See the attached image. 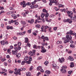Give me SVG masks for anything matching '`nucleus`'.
I'll return each instance as SVG.
<instances>
[{
    "instance_id": "nucleus-1",
    "label": "nucleus",
    "mask_w": 76,
    "mask_h": 76,
    "mask_svg": "<svg viewBox=\"0 0 76 76\" xmlns=\"http://www.w3.org/2000/svg\"><path fill=\"white\" fill-rule=\"evenodd\" d=\"M66 38L64 37L62 38V40H64V39H65L64 40V43L66 44L67 42H69L70 40H71L72 39V37L71 35H68L67 34L66 37Z\"/></svg>"
},
{
    "instance_id": "nucleus-2",
    "label": "nucleus",
    "mask_w": 76,
    "mask_h": 76,
    "mask_svg": "<svg viewBox=\"0 0 76 76\" xmlns=\"http://www.w3.org/2000/svg\"><path fill=\"white\" fill-rule=\"evenodd\" d=\"M14 49L15 50H12V54L14 55H16L18 53V50L19 51L21 49V47H19L18 48L15 47L14 48Z\"/></svg>"
},
{
    "instance_id": "nucleus-3",
    "label": "nucleus",
    "mask_w": 76,
    "mask_h": 76,
    "mask_svg": "<svg viewBox=\"0 0 76 76\" xmlns=\"http://www.w3.org/2000/svg\"><path fill=\"white\" fill-rule=\"evenodd\" d=\"M50 1V3H49V4L50 6H52V3H55V4H57L58 1L57 0H49Z\"/></svg>"
},
{
    "instance_id": "nucleus-4",
    "label": "nucleus",
    "mask_w": 76,
    "mask_h": 76,
    "mask_svg": "<svg viewBox=\"0 0 76 76\" xmlns=\"http://www.w3.org/2000/svg\"><path fill=\"white\" fill-rule=\"evenodd\" d=\"M66 13L68 15V16L69 17H72L73 16V12L67 10L66 11Z\"/></svg>"
},
{
    "instance_id": "nucleus-5",
    "label": "nucleus",
    "mask_w": 76,
    "mask_h": 76,
    "mask_svg": "<svg viewBox=\"0 0 76 76\" xmlns=\"http://www.w3.org/2000/svg\"><path fill=\"white\" fill-rule=\"evenodd\" d=\"M73 31L71 30L69 31V32L68 31L66 33V34H69V35H76V34L75 33H73Z\"/></svg>"
},
{
    "instance_id": "nucleus-6",
    "label": "nucleus",
    "mask_w": 76,
    "mask_h": 76,
    "mask_svg": "<svg viewBox=\"0 0 76 76\" xmlns=\"http://www.w3.org/2000/svg\"><path fill=\"white\" fill-rule=\"evenodd\" d=\"M20 22L21 24H22V25H23L22 26L23 28H25L26 27V23L25 21L21 20L20 21Z\"/></svg>"
},
{
    "instance_id": "nucleus-7",
    "label": "nucleus",
    "mask_w": 76,
    "mask_h": 76,
    "mask_svg": "<svg viewBox=\"0 0 76 76\" xmlns=\"http://www.w3.org/2000/svg\"><path fill=\"white\" fill-rule=\"evenodd\" d=\"M31 61H32V57L31 56H30L29 58L28 61H26V63L27 64H29L31 63Z\"/></svg>"
},
{
    "instance_id": "nucleus-8",
    "label": "nucleus",
    "mask_w": 76,
    "mask_h": 76,
    "mask_svg": "<svg viewBox=\"0 0 76 76\" xmlns=\"http://www.w3.org/2000/svg\"><path fill=\"white\" fill-rule=\"evenodd\" d=\"M59 60L60 63H62L64 62V59L63 58H62L61 59L59 58Z\"/></svg>"
},
{
    "instance_id": "nucleus-9",
    "label": "nucleus",
    "mask_w": 76,
    "mask_h": 76,
    "mask_svg": "<svg viewBox=\"0 0 76 76\" xmlns=\"http://www.w3.org/2000/svg\"><path fill=\"white\" fill-rule=\"evenodd\" d=\"M28 55L30 56H34L35 55V54L33 52L30 51L28 53Z\"/></svg>"
},
{
    "instance_id": "nucleus-10",
    "label": "nucleus",
    "mask_w": 76,
    "mask_h": 76,
    "mask_svg": "<svg viewBox=\"0 0 76 76\" xmlns=\"http://www.w3.org/2000/svg\"><path fill=\"white\" fill-rule=\"evenodd\" d=\"M44 16H45V14L42 13L41 14V17L42 18V20H44Z\"/></svg>"
},
{
    "instance_id": "nucleus-11",
    "label": "nucleus",
    "mask_w": 76,
    "mask_h": 76,
    "mask_svg": "<svg viewBox=\"0 0 76 76\" xmlns=\"http://www.w3.org/2000/svg\"><path fill=\"white\" fill-rule=\"evenodd\" d=\"M34 20L33 19H31V20L30 21L29 20H28V23H31V24H32L33 23H34Z\"/></svg>"
},
{
    "instance_id": "nucleus-12",
    "label": "nucleus",
    "mask_w": 76,
    "mask_h": 76,
    "mask_svg": "<svg viewBox=\"0 0 76 76\" xmlns=\"http://www.w3.org/2000/svg\"><path fill=\"white\" fill-rule=\"evenodd\" d=\"M7 29L8 30V29H13V27H12V26H8L6 27Z\"/></svg>"
},
{
    "instance_id": "nucleus-13",
    "label": "nucleus",
    "mask_w": 76,
    "mask_h": 76,
    "mask_svg": "<svg viewBox=\"0 0 76 76\" xmlns=\"http://www.w3.org/2000/svg\"><path fill=\"white\" fill-rule=\"evenodd\" d=\"M14 13V11H9L7 13V14L8 15H12V14H13Z\"/></svg>"
},
{
    "instance_id": "nucleus-14",
    "label": "nucleus",
    "mask_w": 76,
    "mask_h": 76,
    "mask_svg": "<svg viewBox=\"0 0 76 76\" xmlns=\"http://www.w3.org/2000/svg\"><path fill=\"white\" fill-rule=\"evenodd\" d=\"M20 56H21V54L19 53L16 55V57H17V58H19L20 57Z\"/></svg>"
},
{
    "instance_id": "nucleus-15",
    "label": "nucleus",
    "mask_w": 76,
    "mask_h": 76,
    "mask_svg": "<svg viewBox=\"0 0 76 76\" xmlns=\"http://www.w3.org/2000/svg\"><path fill=\"white\" fill-rule=\"evenodd\" d=\"M74 63H73V62H71L70 63V67L71 68H72L73 67H74Z\"/></svg>"
},
{
    "instance_id": "nucleus-16",
    "label": "nucleus",
    "mask_w": 76,
    "mask_h": 76,
    "mask_svg": "<svg viewBox=\"0 0 76 76\" xmlns=\"http://www.w3.org/2000/svg\"><path fill=\"white\" fill-rule=\"evenodd\" d=\"M58 7L59 8L60 7H62L63 8H64V5L62 4H60L58 6Z\"/></svg>"
},
{
    "instance_id": "nucleus-17",
    "label": "nucleus",
    "mask_w": 76,
    "mask_h": 76,
    "mask_svg": "<svg viewBox=\"0 0 76 76\" xmlns=\"http://www.w3.org/2000/svg\"><path fill=\"white\" fill-rule=\"evenodd\" d=\"M50 73H51V72L50 71L47 70L45 71V73L47 75H50Z\"/></svg>"
},
{
    "instance_id": "nucleus-18",
    "label": "nucleus",
    "mask_w": 76,
    "mask_h": 76,
    "mask_svg": "<svg viewBox=\"0 0 76 76\" xmlns=\"http://www.w3.org/2000/svg\"><path fill=\"white\" fill-rule=\"evenodd\" d=\"M69 59L71 61H73V58L72 56H69Z\"/></svg>"
},
{
    "instance_id": "nucleus-19",
    "label": "nucleus",
    "mask_w": 76,
    "mask_h": 76,
    "mask_svg": "<svg viewBox=\"0 0 76 76\" xmlns=\"http://www.w3.org/2000/svg\"><path fill=\"white\" fill-rule=\"evenodd\" d=\"M51 29H52V28H51V27L49 26V27L48 28V29L49 31L50 32H53V31L51 30Z\"/></svg>"
},
{
    "instance_id": "nucleus-20",
    "label": "nucleus",
    "mask_w": 76,
    "mask_h": 76,
    "mask_svg": "<svg viewBox=\"0 0 76 76\" xmlns=\"http://www.w3.org/2000/svg\"><path fill=\"white\" fill-rule=\"evenodd\" d=\"M26 75L27 76H31V73L29 72H26Z\"/></svg>"
},
{
    "instance_id": "nucleus-21",
    "label": "nucleus",
    "mask_w": 76,
    "mask_h": 76,
    "mask_svg": "<svg viewBox=\"0 0 76 76\" xmlns=\"http://www.w3.org/2000/svg\"><path fill=\"white\" fill-rule=\"evenodd\" d=\"M0 42L2 45H4L5 44V42H4V41H1Z\"/></svg>"
},
{
    "instance_id": "nucleus-22",
    "label": "nucleus",
    "mask_w": 76,
    "mask_h": 76,
    "mask_svg": "<svg viewBox=\"0 0 76 76\" xmlns=\"http://www.w3.org/2000/svg\"><path fill=\"white\" fill-rule=\"evenodd\" d=\"M25 42L26 43H27V42H28V38L27 37H26L25 38Z\"/></svg>"
},
{
    "instance_id": "nucleus-23",
    "label": "nucleus",
    "mask_w": 76,
    "mask_h": 76,
    "mask_svg": "<svg viewBox=\"0 0 76 76\" xmlns=\"http://www.w3.org/2000/svg\"><path fill=\"white\" fill-rule=\"evenodd\" d=\"M28 58H29V57H28V56H26L24 58V60L25 61H26V60H28Z\"/></svg>"
},
{
    "instance_id": "nucleus-24",
    "label": "nucleus",
    "mask_w": 76,
    "mask_h": 76,
    "mask_svg": "<svg viewBox=\"0 0 76 76\" xmlns=\"http://www.w3.org/2000/svg\"><path fill=\"white\" fill-rule=\"evenodd\" d=\"M47 51V50L45 49H43L41 51V53H45Z\"/></svg>"
},
{
    "instance_id": "nucleus-25",
    "label": "nucleus",
    "mask_w": 76,
    "mask_h": 76,
    "mask_svg": "<svg viewBox=\"0 0 76 76\" xmlns=\"http://www.w3.org/2000/svg\"><path fill=\"white\" fill-rule=\"evenodd\" d=\"M49 27H50V26H45V29L44 30H45V31H46V30L47 29V28H48V29L49 28Z\"/></svg>"
},
{
    "instance_id": "nucleus-26",
    "label": "nucleus",
    "mask_w": 76,
    "mask_h": 76,
    "mask_svg": "<svg viewBox=\"0 0 76 76\" xmlns=\"http://www.w3.org/2000/svg\"><path fill=\"white\" fill-rule=\"evenodd\" d=\"M52 66H53V68H54V69H55V68H56V67L57 66V65H56V64H52Z\"/></svg>"
},
{
    "instance_id": "nucleus-27",
    "label": "nucleus",
    "mask_w": 76,
    "mask_h": 76,
    "mask_svg": "<svg viewBox=\"0 0 76 76\" xmlns=\"http://www.w3.org/2000/svg\"><path fill=\"white\" fill-rule=\"evenodd\" d=\"M56 43H57V44H61L62 43V41H58Z\"/></svg>"
},
{
    "instance_id": "nucleus-28",
    "label": "nucleus",
    "mask_w": 76,
    "mask_h": 76,
    "mask_svg": "<svg viewBox=\"0 0 76 76\" xmlns=\"http://www.w3.org/2000/svg\"><path fill=\"white\" fill-rule=\"evenodd\" d=\"M35 26H36V28H40V27H41V26H40V25H39V24L36 25Z\"/></svg>"
},
{
    "instance_id": "nucleus-29",
    "label": "nucleus",
    "mask_w": 76,
    "mask_h": 76,
    "mask_svg": "<svg viewBox=\"0 0 76 76\" xmlns=\"http://www.w3.org/2000/svg\"><path fill=\"white\" fill-rule=\"evenodd\" d=\"M44 64L45 65V66H47V64H48V61H46L45 62Z\"/></svg>"
},
{
    "instance_id": "nucleus-30",
    "label": "nucleus",
    "mask_w": 76,
    "mask_h": 76,
    "mask_svg": "<svg viewBox=\"0 0 76 76\" xmlns=\"http://www.w3.org/2000/svg\"><path fill=\"white\" fill-rule=\"evenodd\" d=\"M25 63H26V61L25 60H24V61H22L21 62L22 65H24Z\"/></svg>"
},
{
    "instance_id": "nucleus-31",
    "label": "nucleus",
    "mask_w": 76,
    "mask_h": 76,
    "mask_svg": "<svg viewBox=\"0 0 76 76\" xmlns=\"http://www.w3.org/2000/svg\"><path fill=\"white\" fill-rule=\"evenodd\" d=\"M41 66H38L37 68V70H39L40 69H41Z\"/></svg>"
},
{
    "instance_id": "nucleus-32",
    "label": "nucleus",
    "mask_w": 76,
    "mask_h": 76,
    "mask_svg": "<svg viewBox=\"0 0 76 76\" xmlns=\"http://www.w3.org/2000/svg\"><path fill=\"white\" fill-rule=\"evenodd\" d=\"M25 4V1H23V2H21L20 3L21 5H23Z\"/></svg>"
},
{
    "instance_id": "nucleus-33",
    "label": "nucleus",
    "mask_w": 76,
    "mask_h": 76,
    "mask_svg": "<svg viewBox=\"0 0 76 76\" xmlns=\"http://www.w3.org/2000/svg\"><path fill=\"white\" fill-rule=\"evenodd\" d=\"M42 12H45V13H47V10H46L45 9H43Z\"/></svg>"
},
{
    "instance_id": "nucleus-34",
    "label": "nucleus",
    "mask_w": 76,
    "mask_h": 76,
    "mask_svg": "<svg viewBox=\"0 0 76 76\" xmlns=\"http://www.w3.org/2000/svg\"><path fill=\"white\" fill-rule=\"evenodd\" d=\"M49 16V14L47 12L45 15V18H48Z\"/></svg>"
},
{
    "instance_id": "nucleus-35",
    "label": "nucleus",
    "mask_w": 76,
    "mask_h": 76,
    "mask_svg": "<svg viewBox=\"0 0 76 76\" xmlns=\"http://www.w3.org/2000/svg\"><path fill=\"white\" fill-rule=\"evenodd\" d=\"M26 45L27 46H28V47H31V44H30V43H27V45Z\"/></svg>"
},
{
    "instance_id": "nucleus-36",
    "label": "nucleus",
    "mask_w": 76,
    "mask_h": 76,
    "mask_svg": "<svg viewBox=\"0 0 76 76\" xmlns=\"http://www.w3.org/2000/svg\"><path fill=\"white\" fill-rule=\"evenodd\" d=\"M70 47H72V48H74V47H75V46L74 45L72 44L70 45Z\"/></svg>"
},
{
    "instance_id": "nucleus-37",
    "label": "nucleus",
    "mask_w": 76,
    "mask_h": 76,
    "mask_svg": "<svg viewBox=\"0 0 76 76\" xmlns=\"http://www.w3.org/2000/svg\"><path fill=\"white\" fill-rule=\"evenodd\" d=\"M72 72L73 71H68V74H69V75H71V74L72 73Z\"/></svg>"
},
{
    "instance_id": "nucleus-38",
    "label": "nucleus",
    "mask_w": 76,
    "mask_h": 76,
    "mask_svg": "<svg viewBox=\"0 0 76 76\" xmlns=\"http://www.w3.org/2000/svg\"><path fill=\"white\" fill-rule=\"evenodd\" d=\"M10 10H14V11H15V9L13 8L12 7H10Z\"/></svg>"
},
{
    "instance_id": "nucleus-39",
    "label": "nucleus",
    "mask_w": 76,
    "mask_h": 76,
    "mask_svg": "<svg viewBox=\"0 0 76 76\" xmlns=\"http://www.w3.org/2000/svg\"><path fill=\"white\" fill-rule=\"evenodd\" d=\"M30 7L31 9H34L35 8L34 7V5H31V6H30Z\"/></svg>"
},
{
    "instance_id": "nucleus-40",
    "label": "nucleus",
    "mask_w": 76,
    "mask_h": 76,
    "mask_svg": "<svg viewBox=\"0 0 76 76\" xmlns=\"http://www.w3.org/2000/svg\"><path fill=\"white\" fill-rule=\"evenodd\" d=\"M36 2H37V1H33L32 2H31V4L32 5H34V4H35L36 3Z\"/></svg>"
},
{
    "instance_id": "nucleus-41",
    "label": "nucleus",
    "mask_w": 76,
    "mask_h": 76,
    "mask_svg": "<svg viewBox=\"0 0 76 76\" xmlns=\"http://www.w3.org/2000/svg\"><path fill=\"white\" fill-rule=\"evenodd\" d=\"M34 69V68L33 67V66H31L29 70H30V71H31V70H32V69Z\"/></svg>"
},
{
    "instance_id": "nucleus-42",
    "label": "nucleus",
    "mask_w": 76,
    "mask_h": 76,
    "mask_svg": "<svg viewBox=\"0 0 76 76\" xmlns=\"http://www.w3.org/2000/svg\"><path fill=\"white\" fill-rule=\"evenodd\" d=\"M18 47H16L18 48V47H20L21 45V43L20 42H19L18 43Z\"/></svg>"
},
{
    "instance_id": "nucleus-43",
    "label": "nucleus",
    "mask_w": 76,
    "mask_h": 76,
    "mask_svg": "<svg viewBox=\"0 0 76 76\" xmlns=\"http://www.w3.org/2000/svg\"><path fill=\"white\" fill-rule=\"evenodd\" d=\"M31 4L29 2L27 3L26 4V5H27V6H30V5H31Z\"/></svg>"
},
{
    "instance_id": "nucleus-44",
    "label": "nucleus",
    "mask_w": 76,
    "mask_h": 76,
    "mask_svg": "<svg viewBox=\"0 0 76 76\" xmlns=\"http://www.w3.org/2000/svg\"><path fill=\"white\" fill-rule=\"evenodd\" d=\"M31 30H32V29H30L29 30H28L27 31L28 33H29V34L31 33Z\"/></svg>"
},
{
    "instance_id": "nucleus-45",
    "label": "nucleus",
    "mask_w": 76,
    "mask_h": 76,
    "mask_svg": "<svg viewBox=\"0 0 76 76\" xmlns=\"http://www.w3.org/2000/svg\"><path fill=\"white\" fill-rule=\"evenodd\" d=\"M15 25H19V22H16L15 23Z\"/></svg>"
},
{
    "instance_id": "nucleus-46",
    "label": "nucleus",
    "mask_w": 76,
    "mask_h": 76,
    "mask_svg": "<svg viewBox=\"0 0 76 76\" xmlns=\"http://www.w3.org/2000/svg\"><path fill=\"white\" fill-rule=\"evenodd\" d=\"M45 37H44V36L43 35L41 37V38H42V39H45Z\"/></svg>"
},
{
    "instance_id": "nucleus-47",
    "label": "nucleus",
    "mask_w": 76,
    "mask_h": 76,
    "mask_svg": "<svg viewBox=\"0 0 76 76\" xmlns=\"http://www.w3.org/2000/svg\"><path fill=\"white\" fill-rule=\"evenodd\" d=\"M39 70L40 72H44V70H43V69L41 68Z\"/></svg>"
},
{
    "instance_id": "nucleus-48",
    "label": "nucleus",
    "mask_w": 76,
    "mask_h": 76,
    "mask_svg": "<svg viewBox=\"0 0 76 76\" xmlns=\"http://www.w3.org/2000/svg\"><path fill=\"white\" fill-rule=\"evenodd\" d=\"M18 71H17V72L16 71H15L14 72V74H15V75H18Z\"/></svg>"
},
{
    "instance_id": "nucleus-49",
    "label": "nucleus",
    "mask_w": 76,
    "mask_h": 76,
    "mask_svg": "<svg viewBox=\"0 0 76 76\" xmlns=\"http://www.w3.org/2000/svg\"><path fill=\"white\" fill-rule=\"evenodd\" d=\"M61 10V12H64V11H65L66 10V9H65Z\"/></svg>"
},
{
    "instance_id": "nucleus-50",
    "label": "nucleus",
    "mask_w": 76,
    "mask_h": 76,
    "mask_svg": "<svg viewBox=\"0 0 76 76\" xmlns=\"http://www.w3.org/2000/svg\"><path fill=\"white\" fill-rule=\"evenodd\" d=\"M34 6V8H37V7H38V5L36 4V5Z\"/></svg>"
},
{
    "instance_id": "nucleus-51",
    "label": "nucleus",
    "mask_w": 76,
    "mask_h": 76,
    "mask_svg": "<svg viewBox=\"0 0 76 76\" xmlns=\"http://www.w3.org/2000/svg\"><path fill=\"white\" fill-rule=\"evenodd\" d=\"M32 51L33 53H34V54H35V51H36V50L35 49H33L32 50Z\"/></svg>"
},
{
    "instance_id": "nucleus-52",
    "label": "nucleus",
    "mask_w": 76,
    "mask_h": 76,
    "mask_svg": "<svg viewBox=\"0 0 76 76\" xmlns=\"http://www.w3.org/2000/svg\"><path fill=\"white\" fill-rule=\"evenodd\" d=\"M54 9L55 10H56V11H58V10H59V9H57V7H54Z\"/></svg>"
},
{
    "instance_id": "nucleus-53",
    "label": "nucleus",
    "mask_w": 76,
    "mask_h": 76,
    "mask_svg": "<svg viewBox=\"0 0 76 76\" xmlns=\"http://www.w3.org/2000/svg\"><path fill=\"white\" fill-rule=\"evenodd\" d=\"M45 39L46 41H48V38L47 37H45Z\"/></svg>"
},
{
    "instance_id": "nucleus-54",
    "label": "nucleus",
    "mask_w": 76,
    "mask_h": 76,
    "mask_svg": "<svg viewBox=\"0 0 76 76\" xmlns=\"http://www.w3.org/2000/svg\"><path fill=\"white\" fill-rule=\"evenodd\" d=\"M23 5V7H26V4H24Z\"/></svg>"
},
{
    "instance_id": "nucleus-55",
    "label": "nucleus",
    "mask_w": 76,
    "mask_h": 76,
    "mask_svg": "<svg viewBox=\"0 0 76 76\" xmlns=\"http://www.w3.org/2000/svg\"><path fill=\"white\" fill-rule=\"evenodd\" d=\"M6 59L4 58H3L1 60L2 61H6Z\"/></svg>"
},
{
    "instance_id": "nucleus-56",
    "label": "nucleus",
    "mask_w": 76,
    "mask_h": 76,
    "mask_svg": "<svg viewBox=\"0 0 76 76\" xmlns=\"http://www.w3.org/2000/svg\"><path fill=\"white\" fill-rule=\"evenodd\" d=\"M37 19L38 20H41V19L40 18V16L38 17Z\"/></svg>"
},
{
    "instance_id": "nucleus-57",
    "label": "nucleus",
    "mask_w": 76,
    "mask_h": 76,
    "mask_svg": "<svg viewBox=\"0 0 76 76\" xmlns=\"http://www.w3.org/2000/svg\"><path fill=\"white\" fill-rule=\"evenodd\" d=\"M63 72L64 73H66V70L65 69H64Z\"/></svg>"
},
{
    "instance_id": "nucleus-58",
    "label": "nucleus",
    "mask_w": 76,
    "mask_h": 76,
    "mask_svg": "<svg viewBox=\"0 0 76 76\" xmlns=\"http://www.w3.org/2000/svg\"><path fill=\"white\" fill-rule=\"evenodd\" d=\"M4 9V7H0V10H3Z\"/></svg>"
},
{
    "instance_id": "nucleus-59",
    "label": "nucleus",
    "mask_w": 76,
    "mask_h": 76,
    "mask_svg": "<svg viewBox=\"0 0 76 76\" xmlns=\"http://www.w3.org/2000/svg\"><path fill=\"white\" fill-rule=\"evenodd\" d=\"M21 70L22 69H21H21H18V70L17 71L18 72H20V71L22 70Z\"/></svg>"
},
{
    "instance_id": "nucleus-60",
    "label": "nucleus",
    "mask_w": 76,
    "mask_h": 76,
    "mask_svg": "<svg viewBox=\"0 0 76 76\" xmlns=\"http://www.w3.org/2000/svg\"><path fill=\"white\" fill-rule=\"evenodd\" d=\"M18 63H21V60H18L17 61Z\"/></svg>"
},
{
    "instance_id": "nucleus-61",
    "label": "nucleus",
    "mask_w": 76,
    "mask_h": 76,
    "mask_svg": "<svg viewBox=\"0 0 76 76\" xmlns=\"http://www.w3.org/2000/svg\"><path fill=\"white\" fill-rule=\"evenodd\" d=\"M63 68L64 69H66L67 68V66H62Z\"/></svg>"
},
{
    "instance_id": "nucleus-62",
    "label": "nucleus",
    "mask_w": 76,
    "mask_h": 76,
    "mask_svg": "<svg viewBox=\"0 0 76 76\" xmlns=\"http://www.w3.org/2000/svg\"><path fill=\"white\" fill-rule=\"evenodd\" d=\"M15 16H16V15L15 14H12V17H15Z\"/></svg>"
},
{
    "instance_id": "nucleus-63",
    "label": "nucleus",
    "mask_w": 76,
    "mask_h": 76,
    "mask_svg": "<svg viewBox=\"0 0 76 76\" xmlns=\"http://www.w3.org/2000/svg\"><path fill=\"white\" fill-rule=\"evenodd\" d=\"M10 49H13V46L11 45L10 47Z\"/></svg>"
},
{
    "instance_id": "nucleus-64",
    "label": "nucleus",
    "mask_w": 76,
    "mask_h": 76,
    "mask_svg": "<svg viewBox=\"0 0 76 76\" xmlns=\"http://www.w3.org/2000/svg\"><path fill=\"white\" fill-rule=\"evenodd\" d=\"M42 57H39V58H38V60H40L41 59H42Z\"/></svg>"
}]
</instances>
